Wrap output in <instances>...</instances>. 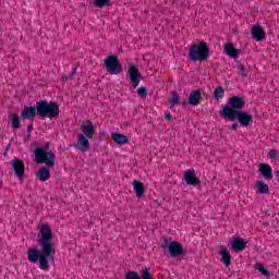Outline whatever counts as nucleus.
<instances>
[{
	"label": "nucleus",
	"mask_w": 279,
	"mask_h": 279,
	"mask_svg": "<svg viewBox=\"0 0 279 279\" xmlns=\"http://www.w3.org/2000/svg\"><path fill=\"white\" fill-rule=\"evenodd\" d=\"M40 234L41 239L37 242L40 247V253L37 248L28 250V260L33 264H36L39 260V269L49 271V269H51L49 260L56 259V244L51 241L53 239L51 227H49V225H41Z\"/></svg>",
	"instance_id": "1"
},
{
	"label": "nucleus",
	"mask_w": 279,
	"mask_h": 279,
	"mask_svg": "<svg viewBox=\"0 0 279 279\" xmlns=\"http://www.w3.org/2000/svg\"><path fill=\"white\" fill-rule=\"evenodd\" d=\"M35 162L46 165L38 170L37 178L40 182H47L51 178V170L56 167V155L47 147H37L35 149Z\"/></svg>",
	"instance_id": "2"
},
{
	"label": "nucleus",
	"mask_w": 279,
	"mask_h": 279,
	"mask_svg": "<svg viewBox=\"0 0 279 279\" xmlns=\"http://www.w3.org/2000/svg\"><path fill=\"white\" fill-rule=\"evenodd\" d=\"M81 132L74 147L80 151H88L90 149V138L95 136V124L93 121L86 120L81 124Z\"/></svg>",
	"instance_id": "3"
},
{
	"label": "nucleus",
	"mask_w": 279,
	"mask_h": 279,
	"mask_svg": "<svg viewBox=\"0 0 279 279\" xmlns=\"http://www.w3.org/2000/svg\"><path fill=\"white\" fill-rule=\"evenodd\" d=\"M221 116L229 119V121H234L235 119H238L242 128H247V125L254 123V118L252 117V114L245 111H236L234 109H230V107H225L221 110Z\"/></svg>",
	"instance_id": "4"
},
{
	"label": "nucleus",
	"mask_w": 279,
	"mask_h": 279,
	"mask_svg": "<svg viewBox=\"0 0 279 279\" xmlns=\"http://www.w3.org/2000/svg\"><path fill=\"white\" fill-rule=\"evenodd\" d=\"M210 57V49L208 45L204 41L199 44H194L190 48L189 58L192 62H206Z\"/></svg>",
	"instance_id": "5"
},
{
	"label": "nucleus",
	"mask_w": 279,
	"mask_h": 279,
	"mask_svg": "<svg viewBox=\"0 0 279 279\" xmlns=\"http://www.w3.org/2000/svg\"><path fill=\"white\" fill-rule=\"evenodd\" d=\"M38 117H46L47 119H56L60 114V107L56 102L40 100L36 105Z\"/></svg>",
	"instance_id": "6"
},
{
	"label": "nucleus",
	"mask_w": 279,
	"mask_h": 279,
	"mask_svg": "<svg viewBox=\"0 0 279 279\" xmlns=\"http://www.w3.org/2000/svg\"><path fill=\"white\" fill-rule=\"evenodd\" d=\"M105 66L111 75H119L121 71H123V66H121V63L119 62V59L117 56H109L105 60Z\"/></svg>",
	"instance_id": "7"
},
{
	"label": "nucleus",
	"mask_w": 279,
	"mask_h": 279,
	"mask_svg": "<svg viewBox=\"0 0 279 279\" xmlns=\"http://www.w3.org/2000/svg\"><path fill=\"white\" fill-rule=\"evenodd\" d=\"M129 76L131 78V88H136L141 84L142 74L136 65H129Z\"/></svg>",
	"instance_id": "8"
},
{
	"label": "nucleus",
	"mask_w": 279,
	"mask_h": 279,
	"mask_svg": "<svg viewBox=\"0 0 279 279\" xmlns=\"http://www.w3.org/2000/svg\"><path fill=\"white\" fill-rule=\"evenodd\" d=\"M12 169L15 171L16 178L20 180L25 177V163L21 159H13L11 161Z\"/></svg>",
	"instance_id": "9"
},
{
	"label": "nucleus",
	"mask_w": 279,
	"mask_h": 279,
	"mask_svg": "<svg viewBox=\"0 0 279 279\" xmlns=\"http://www.w3.org/2000/svg\"><path fill=\"white\" fill-rule=\"evenodd\" d=\"M243 106H245V100L239 96H233L229 100V106L227 108H230V110H242Z\"/></svg>",
	"instance_id": "10"
},
{
	"label": "nucleus",
	"mask_w": 279,
	"mask_h": 279,
	"mask_svg": "<svg viewBox=\"0 0 279 279\" xmlns=\"http://www.w3.org/2000/svg\"><path fill=\"white\" fill-rule=\"evenodd\" d=\"M184 180L189 186H197L199 180L195 177V170L189 169L184 172Z\"/></svg>",
	"instance_id": "11"
},
{
	"label": "nucleus",
	"mask_w": 279,
	"mask_h": 279,
	"mask_svg": "<svg viewBox=\"0 0 279 279\" xmlns=\"http://www.w3.org/2000/svg\"><path fill=\"white\" fill-rule=\"evenodd\" d=\"M259 173L265 178V180H272L274 179V170L271 166L268 163H260L259 165Z\"/></svg>",
	"instance_id": "12"
},
{
	"label": "nucleus",
	"mask_w": 279,
	"mask_h": 279,
	"mask_svg": "<svg viewBox=\"0 0 279 279\" xmlns=\"http://www.w3.org/2000/svg\"><path fill=\"white\" fill-rule=\"evenodd\" d=\"M111 138L116 145H128L130 137L121 133H111Z\"/></svg>",
	"instance_id": "13"
},
{
	"label": "nucleus",
	"mask_w": 279,
	"mask_h": 279,
	"mask_svg": "<svg viewBox=\"0 0 279 279\" xmlns=\"http://www.w3.org/2000/svg\"><path fill=\"white\" fill-rule=\"evenodd\" d=\"M265 31H263V27L258 25H254L252 27V37L254 40H257V43H260V40H265Z\"/></svg>",
	"instance_id": "14"
},
{
	"label": "nucleus",
	"mask_w": 279,
	"mask_h": 279,
	"mask_svg": "<svg viewBox=\"0 0 279 279\" xmlns=\"http://www.w3.org/2000/svg\"><path fill=\"white\" fill-rule=\"evenodd\" d=\"M168 250L171 254V256H182V254H184V251L182 250V245H180V243L178 242H171L168 245Z\"/></svg>",
	"instance_id": "15"
},
{
	"label": "nucleus",
	"mask_w": 279,
	"mask_h": 279,
	"mask_svg": "<svg viewBox=\"0 0 279 279\" xmlns=\"http://www.w3.org/2000/svg\"><path fill=\"white\" fill-rule=\"evenodd\" d=\"M246 245L247 243L245 242V240L241 238H234L233 241L231 242V247L235 252H243Z\"/></svg>",
	"instance_id": "16"
},
{
	"label": "nucleus",
	"mask_w": 279,
	"mask_h": 279,
	"mask_svg": "<svg viewBox=\"0 0 279 279\" xmlns=\"http://www.w3.org/2000/svg\"><path fill=\"white\" fill-rule=\"evenodd\" d=\"M202 100V92L196 89L190 94V106H199V101Z\"/></svg>",
	"instance_id": "17"
},
{
	"label": "nucleus",
	"mask_w": 279,
	"mask_h": 279,
	"mask_svg": "<svg viewBox=\"0 0 279 279\" xmlns=\"http://www.w3.org/2000/svg\"><path fill=\"white\" fill-rule=\"evenodd\" d=\"M220 256H221V263L226 265V267H230L232 263V257L230 256V253L228 250L223 246L220 247Z\"/></svg>",
	"instance_id": "18"
},
{
	"label": "nucleus",
	"mask_w": 279,
	"mask_h": 279,
	"mask_svg": "<svg viewBox=\"0 0 279 279\" xmlns=\"http://www.w3.org/2000/svg\"><path fill=\"white\" fill-rule=\"evenodd\" d=\"M225 50L229 58H233V60H236V58H239V49L234 48V45L232 43H228L225 46Z\"/></svg>",
	"instance_id": "19"
},
{
	"label": "nucleus",
	"mask_w": 279,
	"mask_h": 279,
	"mask_svg": "<svg viewBox=\"0 0 279 279\" xmlns=\"http://www.w3.org/2000/svg\"><path fill=\"white\" fill-rule=\"evenodd\" d=\"M255 191L259 195H267V193H269V185H267V183L264 181H257L255 183Z\"/></svg>",
	"instance_id": "20"
},
{
	"label": "nucleus",
	"mask_w": 279,
	"mask_h": 279,
	"mask_svg": "<svg viewBox=\"0 0 279 279\" xmlns=\"http://www.w3.org/2000/svg\"><path fill=\"white\" fill-rule=\"evenodd\" d=\"M22 119H34L36 117V108L34 107H24L21 112Z\"/></svg>",
	"instance_id": "21"
},
{
	"label": "nucleus",
	"mask_w": 279,
	"mask_h": 279,
	"mask_svg": "<svg viewBox=\"0 0 279 279\" xmlns=\"http://www.w3.org/2000/svg\"><path fill=\"white\" fill-rule=\"evenodd\" d=\"M133 191L135 192L137 197H142L145 194V185L141 181L134 180Z\"/></svg>",
	"instance_id": "22"
},
{
	"label": "nucleus",
	"mask_w": 279,
	"mask_h": 279,
	"mask_svg": "<svg viewBox=\"0 0 279 279\" xmlns=\"http://www.w3.org/2000/svg\"><path fill=\"white\" fill-rule=\"evenodd\" d=\"M178 104H180V96L178 95V93H172V96L170 98V108H175Z\"/></svg>",
	"instance_id": "23"
},
{
	"label": "nucleus",
	"mask_w": 279,
	"mask_h": 279,
	"mask_svg": "<svg viewBox=\"0 0 279 279\" xmlns=\"http://www.w3.org/2000/svg\"><path fill=\"white\" fill-rule=\"evenodd\" d=\"M11 126L13 130H19V128H21V118L19 116H13Z\"/></svg>",
	"instance_id": "24"
},
{
	"label": "nucleus",
	"mask_w": 279,
	"mask_h": 279,
	"mask_svg": "<svg viewBox=\"0 0 279 279\" xmlns=\"http://www.w3.org/2000/svg\"><path fill=\"white\" fill-rule=\"evenodd\" d=\"M223 95H226V92L223 90V87L222 86H218L216 89H215V97L216 99H223Z\"/></svg>",
	"instance_id": "25"
},
{
	"label": "nucleus",
	"mask_w": 279,
	"mask_h": 279,
	"mask_svg": "<svg viewBox=\"0 0 279 279\" xmlns=\"http://www.w3.org/2000/svg\"><path fill=\"white\" fill-rule=\"evenodd\" d=\"M256 269L262 272L263 276H266V278H269V271L263 266V264H256Z\"/></svg>",
	"instance_id": "26"
},
{
	"label": "nucleus",
	"mask_w": 279,
	"mask_h": 279,
	"mask_svg": "<svg viewBox=\"0 0 279 279\" xmlns=\"http://www.w3.org/2000/svg\"><path fill=\"white\" fill-rule=\"evenodd\" d=\"M238 71L240 75H242V77H247V70L245 69V65H243L242 63L238 64Z\"/></svg>",
	"instance_id": "27"
},
{
	"label": "nucleus",
	"mask_w": 279,
	"mask_h": 279,
	"mask_svg": "<svg viewBox=\"0 0 279 279\" xmlns=\"http://www.w3.org/2000/svg\"><path fill=\"white\" fill-rule=\"evenodd\" d=\"M142 279H154L151 271L148 268L142 270Z\"/></svg>",
	"instance_id": "28"
},
{
	"label": "nucleus",
	"mask_w": 279,
	"mask_h": 279,
	"mask_svg": "<svg viewBox=\"0 0 279 279\" xmlns=\"http://www.w3.org/2000/svg\"><path fill=\"white\" fill-rule=\"evenodd\" d=\"M110 3V0H95L96 8H106Z\"/></svg>",
	"instance_id": "29"
},
{
	"label": "nucleus",
	"mask_w": 279,
	"mask_h": 279,
	"mask_svg": "<svg viewBox=\"0 0 279 279\" xmlns=\"http://www.w3.org/2000/svg\"><path fill=\"white\" fill-rule=\"evenodd\" d=\"M125 279H141V276L136 271H129L126 272Z\"/></svg>",
	"instance_id": "30"
},
{
	"label": "nucleus",
	"mask_w": 279,
	"mask_h": 279,
	"mask_svg": "<svg viewBox=\"0 0 279 279\" xmlns=\"http://www.w3.org/2000/svg\"><path fill=\"white\" fill-rule=\"evenodd\" d=\"M137 95L140 97H147V88H145V87L137 88Z\"/></svg>",
	"instance_id": "31"
},
{
	"label": "nucleus",
	"mask_w": 279,
	"mask_h": 279,
	"mask_svg": "<svg viewBox=\"0 0 279 279\" xmlns=\"http://www.w3.org/2000/svg\"><path fill=\"white\" fill-rule=\"evenodd\" d=\"M276 156H278V150H276V149H271V150L268 153V157H269V158H276Z\"/></svg>",
	"instance_id": "32"
},
{
	"label": "nucleus",
	"mask_w": 279,
	"mask_h": 279,
	"mask_svg": "<svg viewBox=\"0 0 279 279\" xmlns=\"http://www.w3.org/2000/svg\"><path fill=\"white\" fill-rule=\"evenodd\" d=\"M166 119L167 121H173V116L170 112H166Z\"/></svg>",
	"instance_id": "33"
},
{
	"label": "nucleus",
	"mask_w": 279,
	"mask_h": 279,
	"mask_svg": "<svg viewBox=\"0 0 279 279\" xmlns=\"http://www.w3.org/2000/svg\"><path fill=\"white\" fill-rule=\"evenodd\" d=\"M32 130H34V125H33V124H29V125L27 126V132H28V134H31Z\"/></svg>",
	"instance_id": "34"
},
{
	"label": "nucleus",
	"mask_w": 279,
	"mask_h": 279,
	"mask_svg": "<svg viewBox=\"0 0 279 279\" xmlns=\"http://www.w3.org/2000/svg\"><path fill=\"white\" fill-rule=\"evenodd\" d=\"M275 178H276V180H278V182H279V170H276V171H275Z\"/></svg>",
	"instance_id": "35"
},
{
	"label": "nucleus",
	"mask_w": 279,
	"mask_h": 279,
	"mask_svg": "<svg viewBox=\"0 0 279 279\" xmlns=\"http://www.w3.org/2000/svg\"><path fill=\"white\" fill-rule=\"evenodd\" d=\"M238 125H239V124H232V125L230 126V130H236Z\"/></svg>",
	"instance_id": "36"
},
{
	"label": "nucleus",
	"mask_w": 279,
	"mask_h": 279,
	"mask_svg": "<svg viewBox=\"0 0 279 279\" xmlns=\"http://www.w3.org/2000/svg\"><path fill=\"white\" fill-rule=\"evenodd\" d=\"M75 69L71 72V74H70V77H73V75H75Z\"/></svg>",
	"instance_id": "37"
},
{
	"label": "nucleus",
	"mask_w": 279,
	"mask_h": 279,
	"mask_svg": "<svg viewBox=\"0 0 279 279\" xmlns=\"http://www.w3.org/2000/svg\"><path fill=\"white\" fill-rule=\"evenodd\" d=\"M1 186H3V182L0 181V189H1Z\"/></svg>",
	"instance_id": "38"
}]
</instances>
